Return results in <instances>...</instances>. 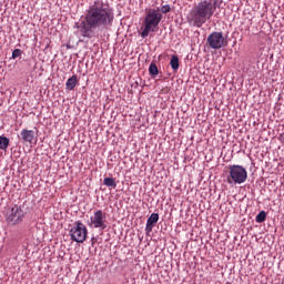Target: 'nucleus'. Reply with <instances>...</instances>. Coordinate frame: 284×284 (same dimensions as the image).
Returning <instances> with one entry per match:
<instances>
[{"mask_svg":"<svg viewBox=\"0 0 284 284\" xmlns=\"http://www.w3.org/2000/svg\"><path fill=\"white\" fill-rule=\"evenodd\" d=\"M77 83H79V79L77 75H72L67 80L65 88L67 90H74L77 88Z\"/></svg>","mask_w":284,"mask_h":284,"instance_id":"nucleus-11","label":"nucleus"},{"mask_svg":"<svg viewBox=\"0 0 284 284\" xmlns=\"http://www.w3.org/2000/svg\"><path fill=\"white\" fill-rule=\"evenodd\" d=\"M159 223V213H152L150 217L146 221L145 232L146 234H150L152 230H154V226Z\"/></svg>","mask_w":284,"mask_h":284,"instance_id":"nucleus-9","label":"nucleus"},{"mask_svg":"<svg viewBox=\"0 0 284 284\" xmlns=\"http://www.w3.org/2000/svg\"><path fill=\"white\" fill-rule=\"evenodd\" d=\"M281 284H284V278H283V281H282V283Z\"/></svg>","mask_w":284,"mask_h":284,"instance_id":"nucleus-20","label":"nucleus"},{"mask_svg":"<svg viewBox=\"0 0 284 284\" xmlns=\"http://www.w3.org/2000/svg\"><path fill=\"white\" fill-rule=\"evenodd\" d=\"M114 23V9L103 0H95L88 7L83 20L74 24L83 39H94L95 30H110Z\"/></svg>","mask_w":284,"mask_h":284,"instance_id":"nucleus-1","label":"nucleus"},{"mask_svg":"<svg viewBox=\"0 0 284 284\" xmlns=\"http://www.w3.org/2000/svg\"><path fill=\"white\" fill-rule=\"evenodd\" d=\"M92 243H94V237L92 239Z\"/></svg>","mask_w":284,"mask_h":284,"instance_id":"nucleus-19","label":"nucleus"},{"mask_svg":"<svg viewBox=\"0 0 284 284\" xmlns=\"http://www.w3.org/2000/svg\"><path fill=\"white\" fill-rule=\"evenodd\" d=\"M10 146V139L0 135V150H3L6 152V150H8V148Z\"/></svg>","mask_w":284,"mask_h":284,"instance_id":"nucleus-12","label":"nucleus"},{"mask_svg":"<svg viewBox=\"0 0 284 284\" xmlns=\"http://www.w3.org/2000/svg\"><path fill=\"white\" fill-rule=\"evenodd\" d=\"M265 219H267V213L265 211H261L256 215L255 221H256V223H265Z\"/></svg>","mask_w":284,"mask_h":284,"instance_id":"nucleus-16","label":"nucleus"},{"mask_svg":"<svg viewBox=\"0 0 284 284\" xmlns=\"http://www.w3.org/2000/svg\"><path fill=\"white\" fill-rule=\"evenodd\" d=\"M90 221V227H95L99 230H105L108 227V224H105V214L101 210L97 211L94 215L91 216Z\"/></svg>","mask_w":284,"mask_h":284,"instance_id":"nucleus-8","label":"nucleus"},{"mask_svg":"<svg viewBox=\"0 0 284 284\" xmlns=\"http://www.w3.org/2000/svg\"><path fill=\"white\" fill-rule=\"evenodd\" d=\"M20 136L24 143H32L34 141V131L33 130H28L23 129L20 132Z\"/></svg>","mask_w":284,"mask_h":284,"instance_id":"nucleus-10","label":"nucleus"},{"mask_svg":"<svg viewBox=\"0 0 284 284\" xmlns=\"http://www.w3.org/2000/svg\"><path fill=\"white\" fill-rule=\"evenodd\" d=\"M206 42L209 43V47L212 48V50H221V48H225L227 45V39L223 37V32H212L207 39Z\"/></svg>","mask_w":284,"mask_h":284,"instance_id":"nucleus-7","label":"nucleus"},{"mask_svg":"<svg viewBox=\"0 0 284 284\" xmlns=\"http://www.w3.org/2000/svg\"><path fill=\"white\" fill-rule=\"evenodd\" d=\"M103 185L106 187H112L113 190L116 187V180L113 178H105L103 181Z\"/></svg>","mask_w":284,"mask_h":284,"instance_id":"nucleus-15","label":"nucleus"},{"mask_svg":"<svg viewBox=\"0 0 284 284\" xmlns=\"http://www.w3.org/2000/svg\"><path fill=\"white\" fill-rule=\"evenodd\" d=\"M229 170V183L241 185V183H245V181H247V170H245V168H243L242 165H231Z\"/></svg>","mask_w":284,"mask_h":284,"instance_id":"nucleus-5","label":"nucleus"},{"mask_svg":"<svg viewBox=\"0 0 284 284\" xmlns=\"http://www.w3.org/2000/svg\"><path fill=\"white\" fill-rule=\"evenodd\" d=\"M170 65H171V68L174 72H176L179 70L180 64H179V57L178 55H172L171 57Z\"/></svg>","mask_w":284,"mask_h":284,"instance_id":"nucleus-14","label":"nucleus"},{"mask_svg":"<svg viewBox=\"0 0 284 284\" xmlns=\"http://www.w3.org/2000/svg\"><path fill=\"white\" fill-rule=\"evenodd\" d=\"M23 219H26V212L21 206L16 205L7 213L6 221L8 225L14 227V225H21Z\"/></svg>","mask_w":284,"mask_h":284,"instance_id":"nucleus-6","label":"nucleus"},{"mask_svg":"<svg viewBox=\"0 0 284 284\" xmlns=\"http://www.w3.org/2000/svg\"><path fill=\"white\" fill-rule=\"evenodd\" d=\"M172 10V8L170 7V4H165L160 9V12H162V14H168V12H170Z\"/></svg>","mask_w":284,"mask_h":284,"instance_id":"nucleus-17","label":"nucleus"},{"mask_svg":"<svg viewBox=\"0 0 284 284\" xmlns=\"http://www.w3.org/2000/svg\"><path fill=\"white\" fill-rule=\"evenodd\" d=\"M69 234L71 236V241H74L75 243H85V239H88V227H85L83 222L77 221L70 229Z\"/></svg>","mask_w":284,"mask_h":284,"instance_id":"nucleus-4","label":"nucleus"},{"mask_svg":"<svg viewBox=\"0 0 284 284\" xmlns=\"http://www.w3.org/2000/svg\"><path fill=\"white\" fill-rule=\"evenodd\" d=\"M149 73L153 79H155L159 75V67H156L154 62L150 64Z\"/></svg>","mask_w":284,"mask_h":284,"instance_id":"nucleus-13","label":"nucleus"},{"mask_svg":"<svg viewBox=\"0 0 284 284\" xmlns=\"http://www.w3.org/2000/svg\"><path fill=\"white\" fill-rule=\"evenodd\" d=\"M18 57H21V49H14L12 52V59H18Z\"/></svg>","mask_w":284,"mask_h":284,"instance_id":"nucleus-18","label":"nucleus"},{"mask_svg":"<svg viewBox=\"0 0 284 284\" xmlns=\"http://www.w3.org/2000/svg\"><path fill=\"white\" fill-rule=\"evenodd\" d=\"M162 19L163 14L161 13V8L149 9L144 18V30L141 32L142 39L149 37L150 32H156Z\"/></svg>","mask_w":284,"mask_h":284,"instance_id":"nucleus-3","label":"nucleus"},{"mask_svg":"<svg viewBox=\"0 0 284 284\" xmlns=\"http://www.w3.org/2000/svg\"><path fill=\"white\" fill-rule=\"evenodd\" d=\"M216 7L212 2L204 0L199 2L192 8L189 14L190 23H193L195 28H201L206 21H210L214 16Z\"/></svg>","mask_w":284,"mask_h":284,"instance_id":"nucleus-2","label":"nucleus"}]
</instances>
